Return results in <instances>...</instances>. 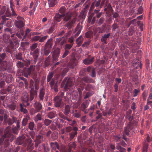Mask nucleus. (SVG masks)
Returning <instances> with one entry per match:
<instances>
[{"label":"nucleus","instance_id":"864d4df0","mask_svg":"<svg viewBox=\"0 0 152 152\" xmlns=\"http://www.w3.org/2000/svg\"><path fill=\"white\" fill-rule=\"evenodd\" d=\"M52 39H49L48 41L47 42V43L46 44V45L48 46L49 45H50V47H51L52 46Z\"/></svg>","mask_w":152,"mask_h":152},{"label":"nucleus","instance_id":"3c124183","mask_svg":"<svg viewBox=\"0 0 152 152\" xmlns=\"http://www.w3.org/2000/svg\"><path fill=\"white\" fill-rule=\"evenodd\" d=\"M73 129L72 127L71 126H68L66 128V131L67 132H72L73 131Z\"/></svg>","mask_w":152,"mask_h":152},{"label":"nucleus","instance_id":"0e129e2a","mask_svg":"<svg viewBox=\"0 0 152 152\" xmlns=\"http://www.w3.org/2000/svg\"><path fill=\"white\" fill-rule=\"evenodd\" d=\"M113 31H115V29L118 28V24L116 23H114L112 26Z\"/></svg>","mask_w":152,"mask_h":152},{"label":"nucleus","instance_id":"a211bd4d","mask_svg":"<svg viewBox=\"0 0 152 152\" xmlns=\"http://www.w3.org/2000/svg\"><path fill=\"white\" fill-rule=\"evenodd\" d=\"M82 29V27L79 25H78L76 28L75 31V34L74 36L75 37L78 36L80 33Z\"/></svg>","mask_w":152,"mask_h":152},{"label":"nucleus","instance_id":"2f4dec72","mask_svg":"<svg viewBox=\"0 0 152 152\" xmlns=\"http://www.w3.org/2000/svg\"><path fill=\"white\" fill-rule=\"evenodd\" d=\"M53 73L52 72H50L48 75L47 78V81L48 82H50L52 80V79H54L53 78Z\"/></svg>","mask_w":152,"mask_h":152},{"label":"nucleus","instance_id":"f8f14e48","mask_svg":"<svg viewBox=\"0 0 152 152\" xmlns=\"http://www.w3.org/2000/svg\"><path fill=\"white\" fill-rule=\"evenodd\" d=\"M78 129L76 127L73 128V131L69 134L70 139L71 140L73 139L75 136H76L77 134V131Z\"/></svg>","mask_w":152,"mask_h":152},{"label":"nucleus","instance_id":"2eb2a0df","mask_svg":"<svg viewBox=\"0 0 152 152\" xmlns=\"http://www.w3.org/2000/svg\"><path fill=\"white\" fill-rule=\"evenodd\" d=\"M132 128V125L130 124H129L124 128V133L127 135H129V132Z\"/></svg>","mask_w":152,"mask_h":152},{"label":"nucleus","instance_id":"72a5a7b5","mask_svg":"<svg viewBox=\"0 0 152 152\" xmlns=\"http://www.w3.org/2000/svg\"><path fill=\"white\" fill-rule=\"evenodd\" d=\"M70 106L69 105H66L65 108L64 113L66 115H67L70 112Z\"/></svg>","mask_w":152,"mask_h":152},{"label":"nucleus","instance_id":"bf43d9fd","mask_svg":"<svg viewBox=\"0 0 152 152\" xmlns=\"http://www.w3.org/2000/svg\"><path fill=\"white\" fill-rule=\"evenodd\" d=\"M47 35L44 36L41 38H40L39 42H43L48 37Z\"/></svg>","mask_w":152,"mask_h":152},{"label":"nucleus","instance_id":"cd10ccee","mask_svg":"<svg viewBox=\"0 0 152 152\" xmlns=\"http://www.w3.org/2000/svg\"><path fill=\"white\" fill-rule=\"evenodd\" d=\"M30 119L29 115H27L26 117L23 118L22 121V124L25 126L26 125L28 120Z\"/></svg>","mask_w":152,"mask_h":152},{"label":"nucleus","instance_id":"a878e982","mask_svg":"<svg viewBox=\"0 0 152 152\" xmlns=\"http://www.w3.org/2000/svg\"><path fill=\"white\" fill-rule=\"evenodd\" d=\"M45 94V89L44 88H41L39 92V97L40 100H43Z\"/></svg>","mask_w":152,"mask_h":152},{"label":"nucleus","instance_id":"69168bd1","mask_svg":"<svg viewBox=\"0 0 152 152\" xmlns=\"http://www.w3.org/2000/svg\"><path fill=\"white\" fill-rule=\"evenodd\" d=\"M92 95V93L88 92L86 93L84 97V98L85 99H86L91 96Z\"/></svg>","mask_w":152,"mask_h":152},{"label":"nucleus","instance_id":"393cba45","mask_svg":"<svg viewBox=\"0 0 152 152\" xmlns=\"http://www.w3.org/2000/svg\"><path fill=\"white\" fill-rule=\"evenodd\" d=\"M71 17L72 16L70 13H68L66 14H64L63 18H64V21L66 22L70 19Z\"/></svg>","mask_w":152,"mask_h":152},{"label":"nucleus","instance_id":"4d7b16f0","mask_svg":"<svg viewBox=\"0 0 152 152\" xmlns=\"http://www.w3.org/2000/svg\"><path fill=\"white\" fill-rule=\"evenodd\" d=\"M69 53V50H65L64 52L62 55V58H65L68 54Z\"/></svg>","mask_w":152,"mask_h":152},{"label":"nucleus","instance_id":"79ce46f5","mask_svg":"<svg viewBox=\"0 0 152 152\" xmlns=\"http://www.w3.org/2000/svg\"><path fill=\"white\" fill-rule=\"evenodd\" d=\"M74 115L75 117L77 118H79L81 116L80 112H77V110H75V111L74 112Z\"/></svg>","mask_w":152,"mask_h":152},{"label":"nucleus","instance_id":"0eeeda50","mask_svg":"<svg viewBox=\"0 0 152 152\" xmlns=\"http://www.w3.org/2000/svg\"><path fill=\"white\" fill-rule=\"evenodd\" d=\"M150 142L149 136L148 135L146 139L145 140V142L144 144V145L142 149V152H147L148 150H150V148L149 147L148 142Z\"/></svg>","mask_w":152,"mask_h":152},{"label":"nucleus","instance_id":"473e14b6","mask_svg":"<svg viewBox=\"0 0 152 152\" xmlns=\"http://www.w3.org/2000/svg\"><path fill=\"white\" fill-rule=\"evenodd\" d=\"M116 148L117 149L119 150L120 152H126V149L119 146V143L117 144Z\"/></svg>","mask_w":152,"mask_h":152},{"label":"nucleus","instance_id":"4c0bfd02","mask_svg":"<svg viewBox=\"0 0 152 152\" xmlns=\"http://www.w3.org/2000/svg\"><path fill=\"white\" fill-rule=\"evenodd\" d=\"M86 15V12L84 11H82L80 12L79 15V17L80 19H84L85 18Z\"/></svg>","mask_w":152,"mask_h":152},{"label":"nucleus","instance_id":"ddd939ff","mask_svg":"<svg viewBox=\"0 0 152 152\" xmlns=\"http://www.w3.org/2000/svg\"><path fill=\"white\" fill-rule=\"evenodd\" d=\"M66 40L65 39L63 38H57L56 41V44L60 46H62L66 43Z\"/></svg>","mask_w":152,"mask_h":152},{"label":"nucleus","instance_id":"39448f33","mask_svg":"<svg viewBox=\"0 0 152 152\" xmlns=\"http://www.w3.org/2000/svg\"><path fill=\"white\" fill-rule=\"evenodd\" d=\"M91 79L87 77H85L82 78L80 84L81 88H79L77 89L80 95V93L82 91L83 89V87L86 83L91 82Z\"/></svg>","mask_w":152,"mask_h":152},{"label":"nucleus","instance_id":"ea45409f","mask_svg":"<svg viewBox=\"0 0 152 152\" xmlns=\"http://www.w3.org/2000/svg\"><path fill=\"white\" fill-rule=\"evenodd\" d=\"M35 124L34 122H30L29 123L28 128L31 130H33L34 129Z\"/></svg>","mask_w":152,"mask_h":152},{"label":"nucleus","instance_id":"423d86ee","mask_svg":"<svg viewBox=\"0 0 152 152\" xmlns=\"http://www.w3.org/2000/svg\"><path fill=\"white\" fill-rule=\"evenodd\" d=\"M1 75L2 78L5 79L7 83H10L12 81V75L10 74H8L6 73H3L2 72Z\"/></svg>","mask_w":152,"mask_h":152},{"label":"nucleus","instance_id":"13d9d810","mask_svg":"<svg viewBox=\"0 0 152 152\" xmlns=\"http://www.w3.org/2000/svg\"><path fill=\"white\" fill-rule=\"evenodd\" d=\"M39 52V49L38 48L36 49L33 52V53H34V55H33V56H36L38 57Z\"/></svg>","mask_w":152,"mask_h":152},{"label":"nucleus","instance_id":"37998d69","mask_svg":"<svg viewBox=\"0 0 152 152\" xmlns=\"http://www.w3.org/2000/svg\"><path fill=\"white\" fill-rule=\"evenodd\" d=\"M37 46L38 44L37 43H34L32 44L30 47V49L31 51H32L34 50L37 47Z\"/></svg>","mask_w":152,"mask_h":152},{"label":"nucleus","instance_id":"f257e3e1","mask_svg":"<svg viewBox=\"0 0 152 152\" xmlns=\"http://www.w3.org/2000/svg\"><path fill=\"white\" fill-rule=\"evenodd\" d=\"M4 139H0V144L4 142V145L7 147L9 144V142H12L14 139L13 136L12 134L9 127H7L4 131Z\"/></svg>","mask_w":152,"mask_h":152},{"label":"nucleus","instance_id":"58836bf2","mask_svg":"<svg viewBox=\"0 0 152 152\" xmlns=\"http://www.w3.org/2000/svg\"><path fill=\"white\" fill-rule=\"evenodd\" d=\"M55 115V112L54 111L50 112L48 114V118L51 119L54 118Z\"/></svg>","mask_w":152,"mask_h":152},{"label":"nucleus","instance_id":"4be33fe9","mask_svg":"<svg viewBox=\"0 0 152 152\" xmlns=\"http://www.w3.org/2000/svg\"><path fill=\"white\" fill-rule=\"evenodd\" d=\"M63 16L64 14L60 15L59 13H56L54 17V19L56 21L59 22L61 21V18H63Z\"/></svg>","mask_w":152,"mask_h":152},{"label":"nucleus","instance_id":"bb28decb","mask_svg":"<svg viewBox=\"0 0 152 152\" xmlns=\"http://www.w3.org/2000/svg\"><path fill=\"white\" fill-rule=\"evenodd\" d=\"M20 111L24 114H27L28 111L26 109L24 108V107H26V106L24 104H20Z\"/></svg>","mask_w":152,"mask_h":152},{"label":"nucleus","instance_id":"774afa93","mask_svg":"<svg viewBox=\"0 0 152 152\" xmlns=\"http://www.w3.org/2000/svg\"><path fill=\"white\" fill-rule=\"evenodd\" d=\"M12 49V47H10L9 46H8L6 50L8 52L10 53H12V50H11Z\"/></svg>","mask_w":152,"mask_h":152},{"label":"nucleus","instance_id":"5fc2aeb1","mask_svg":"<svg viewBox=\"0 0 152 152\" xmlns=\"http://www.w3.org/2000/svg\"><path fill=\"white\" fill-rule=\"evenodd\" d=\"M66 8L64 7H61L59 10V12L61 14H64V13L65 12Z\"/></svg>","mask_w":152,"mask_h":152},{"label":"nucleus","instance_id":"7ed1b4c3","mask_svg":"<svg viewBox=\"0 0 152 152\" xmlns=\"http://www.w3.org/2000/svg\"><path fill=\"white\" fill-rule=\"evenodd\" d=\"M3 15L2 16V18L4 20H8L9 18H6V17H10L11 14L10 12L8 7L4 6H3L0 11V15Z\"/></svg>","mask_w":152,"mask_h":152},{"label":"nucleus","instance_id":"1a4fd4ad","mask_svg":"<svg viewBox=\"0 0 152 152\" xmlns=\"http://www.w3.org/2000/svg\"><path fill=\"white\" fill-rule=\"evenodd\" d=\"M62 99L60 96H56L54 99V105L56 107H59L60 106Z\"/></svg>","mask_w":152,"mask_h":152},{"label":"nucleus","instance_id":"680f3d73","mask_svg":"<svg viewBox=\"0 0 152 152\" xmlns=\"http://www.w3.org/2000/svg\"><path fill=\"white\" fill-rule=\"evenodd\" d=\"M126 117L128 118L129 121H131L133 120V117L132 116L131 114L129 113L126 116Z\"/></svg>","mask_w":152,"mask_h":152},{"label":"nucleus","instance_id":"a18cd8bd","mask_svg":"<svg viewBox=\"0 0 152 152\" xmlns=\"http://www.w3.org/2000/svg\"><path fill=\"white\" fill-rule=\"evenodd\" d=\"M54 30V26H53L50 27L47 30V32L49 34L52 33Z\"/></svg>","mask_w":152,"mask_h":152},{"label":"nucleus","instance_id":"f03ea898","mask_svg":"<svg viewBox=\"0 0 152 152\" xmlns=\"http://www.w3.org/2000/svg\"><path fill=\"white\" fill-rule=\"evenodd\" d=\"M75 80L74 78H71L65 77L63 80L62 84L64 86L65 89H69L70 88H73Z\"/></svg>","mask_w":152,"mask_h":152},{"label":"nucleus","instance_id":"a19ab883","mask_svg":"<svg viewBox=\"0 0 152 152\" xmlns=\"http://www.w3.org/2000/svg\"><path fill=\"white\" fill-rule=\"evenodd\" d=\"M104 20V18H101L97 20L96 23L98 25H100L103 23Z\"/></svg>","mask_w":152,"mask_h":152},{"label":"nucleus","instance_id":"7c9ffc66","mask_svg":"<svg viewBox=\"0 0 152 152\" xmlns=\"http://www.w3.org/2000/svg\"><path fill=\"white\" fill-rule=\"evenodd\" d=\"M49 7H53L56 3L57 0H47Z\"/></svg>","mask_w":152,"mask_h":152},{"label":"nucleus","instance_id":"6e6d98bb","mask_svg":"<svg viewBox=\"0 0 152 152\" xmlns=\"http://www.w3.org/2000/svg\"><path fill=\"white\" fill-rule=\"evenodd\" d=\"M17 66L18 68H23V63L20 61H18L17 64Z\"/></svg>","mask_w":152,"mask_h":152},{"label":"nucleus","instance_id":"338daca9","mask_svg":"<svg viewBox=\"0 0 152 152\" xmlns=\"http://www.w3.org/2000/svg\"><path fill=\"white\" fill-rule=\"evenodd\" d=\"M90 42V41L89 40L85 42L83 45L82 46L84 47H87L89 45Z\"/></svg>","mask_w":152,"mask_h":152},{"label":"nucleus","instance_id":"f3484780","mask_svg":"<svg viewBox=\"0 0 152 152\" xmlns=\"http://www.w3.org/2000/svg\"><path fill=\"white\" fill-rule=\"evenodd\" d=\"M94 57H93L91 58H87L83 61V63L86 65L92 64L94 61Z\"/></svg>","mask_w":152,"mask_h":152},{"label":"nucleus","instance_id":"052dcab7","mask_svg":"<svg viewBox=\"0 0 152 152\" xmlns=\"http://www.w3.org/2000/svg\"><path fill=\"white\" fill-rule=\"evenodd\" d=\"M49 82V84H50V87L51 88H53V86H54L55 83L54 79H52V80Z\"/></svg>","mask_w":152,"mask_h":152},{"label":"nucleus","instance_id":"e433bc0d","mask_svg":"<svg viewBox=\"0 0 152 152\" xmlns=\"http://www.w3.org/2000/svg\"><path fill=\"white\" fill-rule=\"evenodd\" d=\"M34 120L35 122H37L38 121H41L42 120L41 115L39 113H38L36 116L34 117Z\"/></svg>","mask_w":152,"mask_h":152},{"label":"nucleus","instance_id":"de8ad7c7","mask_svg":"<svg viewBox=\"0 0 152 152\" xmlns=\"http://www.w3.org/2000/svg\"><path fill=\"white\" fill-rule=\"evenodd\" d=\"M35 93L34 92H31L30 93V99L31 101L34 97Z\"/></svg>","mask_w":152,"mask_h":152},{"label":"nucleus","instance_id":"49530a36","mask_svg":"<svg viewBox=\"0 0 152 152\" xmlns=\"http://www.w3.org/2000/svg\"><path fill=\"white\" fill-rule=\"evenodd\" d=\"M6 57V54L5 53L0 54V62L2 61Z\"/></svg>","mask_w":152,"mask_h":152},{"label":"nucleus","instance_id":"6e6552de","mask_svg":"<svg viewBox=\"0 0 152 152\" xmlns=\"http://www.w3.org/2000/svg\"><path fill=\"white\" fill-rule=\"evenodd\" d=\"M78 60L75 58L73 57L70 60L68 64V66L71 68H74L78 64Z\"/></svg>","mask_w":152,"mask_h":152},{"label":"nucleus","instance_id":"8fccbe9b","mask_svg":"<svg viewBox=\"0 0 152 152\" xmlns=\"http://www.w3.org/2000/svg\"><path fill=\"white\" fill-rule=\"evenodd\" d=\"M73 45L70 44H66L65 45V47L64 48L65 50H67V49L68 50H69L71 48L72 46Z\"/></svg>","mask_w":152,"mask_h":152},{"label":"nucleus","instance_id":"c9c22d12","mask_svg":"<svg viewBox=\"0 0 152 152\" xmlns=\"http://www.w3.org/2000/svg\"><path fill=\"white\" fill-rule=\"evenodd\" d=\"M35 66H33V65H31L30 67L28 68L27 72L28 75H30L31 72L34 70Z\"/></svg>","mask_w":152,"mask_h":152},{"label":"nucleus","instance_id":"aec40b11","mask_svg":"<svg viewBox=\"0 0 152 152\" xmlns=\"http://www.w3.org/2000/svg\"><path fill=\"white\" fill-rule=\"evenodd\" d=\"M88 21L91 24H94V23L95 21V17L93 16V14L89 16Z\"/></svg>","mask_w":152,"mask_h":152},{"label":"nucleus","instance_id":"09e8293b","mask_svg":"<svg viewBox=\"0 0 152 152\" xmlns=\"http://www.w3.org/2000/svg\"><path fill=\"white\" fill-rule=\"evenodd\" d=\"M92 36V33L90 31L87 32L85 34V36L87 38H90Z\"/></svg>","mask_w":152,"mask_h":152},{"label":"nucleus","instance_id":"9b49d317","mask_svg":"<svg viewBox=\"0 0 152 152\" xmlns=\"http://www.w3.org/2000/svg\"><path fill=\"white\" fill-rule=\"evenodd\" d=\"M0 68L1 70L3 71L9 68V64L7 61H4L0 62Z\"/></svg>","mask_w":152,"mask_h":152},{"label":"nucleus","instance_id":"f704fd0d","mask_svg":"<svg viewBox=\"0 0 152 152\" xmlns=\"http://www.w3.org/2000/svg\"><path fill=\"white\" fill-rule=\"evenodd\" d=\"M8 107L11 110H14L16 108V104L14 102L8 105Z\"/></svg>","mask_w":152,"mask_h":152},{"label":"nucleus","instance_id":"c756f323","mask_svg":"<svg viewBox=\"0 0 152 152\" xmlns=\"http://www.w3.org/2000/svg\"><path fill=\"white\" fill-rule=\"evenodd\" d=\"M76 20V19L75 18H74L72 20L69 21L67 25V27L68 28H71L72 26H73L74 24L75 23Z\"/></svg>","mask_w":152,"mask_h":152},{"label":"nucleus","instance_id":"c03bdc74","mask_svg":"<svg viewBox=\"0 0 152 152\" xmlns=\"http://www.w3.org/2000/svg\"><path fill=\"white\" fill-rule=\"evenodd\" d=\"M51 122V120L48 119H45L44 121V124L46 126H48L49 125Z\"/></svg>","mask_w":152,"mask_h":152},{"label":"nucleus","instance_id":"6ab92c4d","mask_svg":"<svg viewBox=\"0 0 152 152\" xmlns=\"http://www.w3.org/2000/svg\"><path fill=\"white\" fill-rule=\"evenodd\" d=\"M42 140V136L39 135L36 136V140H35L36 146H37L39 144L41 143Z\"/></svg>","mask_w":152,"mask_h":152},{"label":"nucleus","instance_id":"5701e85b","mask_svg":"<svg viewBox=\"0 0 152 152\" xmlns=\"http://www.w3.org/2000/svg\"><path fill=\"white\" fill-rule=\"evenodd\" d=\"M50 145L53 150H56V149L59 150V146L57 142H52L50 143Z\"/></svg>","mask_w":152,"mask_h":152},{"label":"nucleus","instance_id":"c85d7f7f","mask_svg":"<svg viewBox=\"0 0 152 152\" xmlns=\"http://www.w3.org/2000/svg\"><path fill=\"white\" fill-rule=\"evenodd\" d=\"M83 40V39L82 35H80L79 37L76 39V43L79 46H80L82 44Z\"/></svg>","mask_w":152,"mask_h":152},{"label":"nucleus","instance_id":"4468645a","mask_svg":"<svg viewBox=\"0 0 152 152\" xmlns=\"http://www.w3.org/2000/svg\"><path fill=\"white\" fill-rule=\"evenodd\" d=\"M34 107L36 111V112H39L42 108V105L38 102H36L34 104Z\"/></svg>","mask_w":152,"mask_h":152},{"label":"nucleus","instance_id":"dca6fc26","mask_svg":"<svg viewBox=\"0 0 152 152\" xmlns=\"http://www.w3.org/2000/svg\"><path fill=\"white\" fill-rule=\"evenodd\" d=\"M90 101L86 100L85 102L81 105V110L83 111H84L85 109L87 108L89 104Z\"/></svg>","mask_w":152,"mask_h":152},{"label":"nucleus","instance_id":"412c9836","mask_svg":"<svg viewBox=\"0 0 152 152\" xmlns=\"http://www.w3.org/2000/svg\"><path fill=\"white\" fill-rule=\"evenodd\" d=\"M28 95L27 93L23 94V96H22V100L25 102L27 103L28 101Z\"/></svg>","mask_w":152,"mask_h":152},{"label":"nucleus","instance_id":"b1692460","mask_svg":"<svg viewBox=\"0 0 152 152\" xmlns=\"http://www.w3.org/2000/svg\"><path fill=\"white\" fill-rule=\"evenodd\" d=\"M110 35V33L104 34L101 38V40L102 41L104 42L105 44H106L107 39L109 37Z\"/></svg>","mask_w":152,"mask_h":152},{"label":"nucleus","instance_id":"20e7f679","mask_svg":"<svg viewBox=\"0 0 152 152\" xmlns=\"http://www.w3.org/2000/svg\"><path fill=\"white\" fill-rule=\"evenodd\" d=\"M14 25L16 28L19 29L23 27L25 25L23 18L20 16H18L15 20Z\"/></svg>","mask_w":152,"mask_h":152},{"label":"nucleus","instance_id":"603ef678","mask_svg":"<svg viewBox=\"0 0 152 152\" xmlns=\"http://www.w3.org/2000/svg\"><path fill=\"white\" fill-rule=\"evenodd\" d=\"M140 92V90L134 89V94L133 96L134 97L137 96L138 94Z\"/></svg>","mask_w":152,"mask_h":152},{"label":"nucleus","instance_id":"e2e57ef3","mask_svg":"<svg viewBox=\"0 0 152 152\" xmlns=\"http://www.w3.org/2000/svg\"><path fill=\"white\" fill-rule=\"evenodd\" d=\"M40 0H35L34 7L36 8L38 5L40 3Z\"/></svg>","mask_w":152,"mask_h":152},{"label":"nucleus","instance_id":"9d476101","mask_svg":"<svg viewBox=\"0 0 152 152\" xmlns=\"http://www.w3.org/2000/svg\"><path fill=\"white\" fill-rule=\"evenodd\" d=\"M60 52V50L58 48L54 51L53 55V61H56L58 60V58H59Z\"/></svg>","mask_w":152,"mask_h":152}]
</instances>
